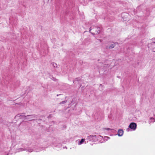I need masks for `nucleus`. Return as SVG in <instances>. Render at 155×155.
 <instances>
[{"label":"nucleus","mask_w":155,"mask_h":155,"mask_svg":"<svg viewBox=\"0 0 155 155\" xmlns=\"http://www.w3.org/2000/svg\"><path fill=\"white\" fill-rule=\"evenodd\" d=\"M26 116L25 115V113H22L21 114H17V115H16L15 117H19V118H21L22 117H24V119L25 118V116Z\"/></svg>","instance_id":"obj_9"},{"label":"nucleus","mask_w":155,"mask_h":155,"mask_svg":"<svg viewBox=\"0 0 155 155\" xmlns=\"http://www.w3.org/2000/svg\"><path fill=\"white\" fill-rule=\"evenodd\" d=\"M155 121V118L153 117H150L149 120V123L150 124L151 123H153Z\"/></svg>","instance_id":"obj_7"},{"label":"nucleus","mask_w":155,"mask_h":155,"mask_svg":"<svg viewBox=\"0 0 155 155\" xmlns=\"http://www.w3.org/2000/svg\"><path fill=\"white\" fill-rule=\"evenodd\" d=\"M26 151L30 153L34 151V146L28 147V145H27V150Z\"/></svg>","instance_id":"obj_6"},{"label":"nucleus","mask_w":155,"mask_h":155,"mask_svg":"<svg viewBox=\"0 0 155 155\" xmlns=\"http://www.w3.org/2000/svg\"><path fill=\"white\" fill-rule=\"evenodd\" d=\"M80 79L79 78H76L75 80H74L73 81V83H76V82L77 81L79 82L80 81Z\"/></svg>","instance_id":"obj_15"},{"label":"nucleus","mask_w":155,"mask_h":155,"mask_svg":"<svg viewBox=\"0 0 155 155\" xmlns=\"http://www.w3.org/2000/svg\"><path fill=\"white\" fill-rule=\"evenodd\" d=\"M110 138L109 137H108L105 136L104 137V140H107L108 139Z\"/></svg>","instance_id":"obj_17"},{"label":"nucleus","mask_w":155,"mask_h":155,"mask_svg":"<svg viewBox=\"0 0 155 155\" xmlns=\"http://www.w3.org/2000/svg\"><path fill=\"white\" fill-rule=\"evenodd\" d=\"M85 140V139H82L80 141H79L78 144L79 145H81L84 143Z\"/></svg>","instance_id":"obj_13"},{"label":"nucleus","mask_w":155,"mask_h":155,"mask_svg":"<svg viewBox=\"0 0 155 155\" xmlns=\"http://www.w3.org/2000/svg\"><path fill=\"white\" fill-rule=\"evenodd\" d=\"M153 115L154 117V118H155V114H154Z\"/></svg>","instance_id":"obj_21"},{"label":"nucleus","mask_w":155,"mask_h":155,"mask_svg":"<svg viewBox=\"0 0 155 155\" xmlns=\"http://www.w3.org/2000/svg\"><path fill=\"white\" fill-rule=\"evenodd\" d=\"M63 148H66V149H67V148L66 147H63Z\"/></svg>","instance_id":"obj_20"},{"label":"nucleus","mask_w":155,"mask_h":155,"mask_svg":"<svg viewBox=\"0 0 155 155\" xmlns=\"http://www.w3.org/2000/svg\"><path fill=\"white\" fill-rule=\"evenodd\" d=\"M22 147L18 148L16 149V152H19L25 150H27V145L26 144H22Z\"/></svg>","instance_id":"obj_5"},{"label":"nucleus","mask_w":155,"mask_h":155,"mask_svg":"<svg viewBox=\"0 0 155 155\" xmlns=\"http://www.w3.org/2000/svg\"><path fill=\"white\" fill-rule=\"evenodd\" d=\"M54 147H55L57 148H61L62 147V145L61 143H58L57 144H56V143H53V144Z\"/></svg>","instance_id":"obj_11"},{"label":"nucleus","mask_w":155,"mask_h":155,"mask_svg":"<svg viewBox=\"0 0 155 155\" xmlns=\"http://www.w3.org/2000/svg\"><path fill=\"white\" fill-rule=\"evenodd\" d=\"M85 143H86V142H85Z\"/></svg>","instance_id":"obj_23"},{"label":"nucleus","mask_w":155,"mask_h":155,"mask_svg":"<svg viewBox=\"0 0 155 155\" xmlns=\"http://www.w3.org/2000/svg\"><path fill=\"white\" fill-rule=\"evenodd\" d=\"M104 129L105 130H112V129H111L109 128H104Z\"/></svg>","instance_id":"obj_19"},{"label":"nucleus","mask_w":155,"mask_h":155,"mask_svg":"<svg viewBox=\"0 0 155 155\" xmlns=\"http://www.w3.org/2000/svg\"><path fill=\"white\" fill-rule=\"evenodd\" d=\"M37 115L35 114L27 115L26 116H25V118L24 119V120H34V118H37Z\"/></svg>","instance_id":"obj_4"},{"label":"nucleus","mask_w":155,"mask_h":155,"mask_svg":"<svg viewBox=\"0 0 155 155\" xmlns=\"http://www.w3.org/2000/svg\"><path fill=\"white\" fill-rule=\"evenodd\" d=\"M67 102V101H62L61 102L60 104H64L65 103H66Z\"/></svg>","instance_id":"obj_18"},{"label":"nucleus","mask_w":155,"mask_h":155,"mask_svg":"<svg viewBox=\"0 0 155 155\" xmlns=\"http://www.w3.org/2000/svg\"><path fill=\"white\" fill-rule=\"evenodd\" d=\"M137 124L134 122H132L130 123L129 126V128H127L126 130L127 131H129V128H130L133 130H136L137 128Z\"/></svg>","instance_id":"obj_3"},{"label":"nucleus","mask_w":155,"mask_h":155,"mask_svg":"<svg viewBox=\"0 0 155 155\" xmlns=\"http://www.w3.org/2000/svg\"><path fill=\"white\" fill-rule=\"evenodd\" d=\"M124 133V131L122 129H119L118 131L117 135L118 136L121 137L122 136Z\"/></svg>","instance_id":"obj_8"},{"label":"nucleus","mask_w":155,"mask_h":155,"mask_svg":"<svg viewBox=\"0 0 155 155\" xmlns=\"http://www.w3.org/2000/svg\"><path fill=\"white\" fill-rule=\"evenodd\" d=\"M101 28L102 27L100 26H92L90 28L89 32L93 35L96 34H99L101 31Z\"/></svg>","instance_id":"obj_1"},{"label":"nucleus","mask_w":155,"mask_h":155,"mask_svg":"<svg viewBox=\"0 0 155 155\" xmlns=\"http://www.w3.org/2000/svg\"><path fill=\"white\" fill-rule=\"evenodd\" d=\"M100 86H102V85L101 84H100Z\"/></svg>","instance_id":"obj_22"},{"label":"nucleus","mask_w":155,"mask_h":155,"mask_svg":"<svg viewBox=\"0 0 155 155\" xmlns=\"http://www.w3.org/2000/svg\"><path fill=\"white\" fill-rule=\"evenodd\" d=\"M102 137L101 136L96 135H90L87 136V139L90 141H95L96 140H98L99 139H101L102 138Z\"/></svg>","instance_id":"obj_2"},{"label":"nucleus","mask_w":155,"mask_h":155,"mask_svg":"<svg viewBox=\"0 0 155 155\" xmlns=\"http://www.w3.org/2000/svg\"><path fill=\"white\" fill-rule=\"evenodd\" d=\"M116 45L115 43H113L111 44V45H110V46L108 48L107 47H106V48H109L110 49L113 48H114V47Z\"/></svg>","instance_id":"obj_12"},{"label":"nucleus","mask_w":155,"mask_h":155,"mask_svg":"<svg viewBox=\"0 0 155 155\" xmlns=\"http://www.w3.org/2000/svg\"><path fill=\"white\" fill-rule=\"evenodd\" d=\"M152 45L153 47H154V48H153V51L155 52V42H152Z\"/></svg>","instance_id":"obj_14"},{"label":"nucleus","mask_w":155,"mask_h":155,"mask_svg":"<svg viewBox=\"0 0 155 155\" xmlns=\"http://www.w3.org/2000/svg\"><path fill=\"white\" fill-rule=\"evenodd\" d=\"M53 66L54 68H57L58 67V66L56 63H52Z\"/></svg>","instance_id":"obj_16"},{"label":"nucleus","mask_w":155,"mask_h":155,"mask_svg":"<svg viewBox=\"0 0 155 155\" xmlns=\"http://www.w3.org/2000/svg\"><path fill=\"white\" fill-rule=\"evenodd\" d=\"M44 149L43 148L40 147H34V151L36 152H38Z\"/></svg>","instance_id":"obj_10"}]
</instances>
